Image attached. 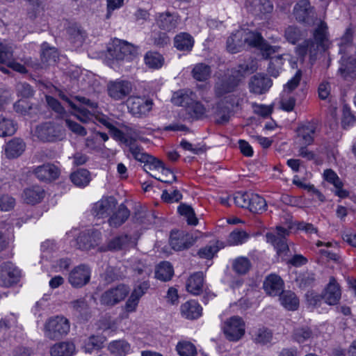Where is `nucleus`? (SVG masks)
<instances>
[{"instance_id":"nucleus-1","label":"nucleus","mask_w":356,"mask_h":356,"mask_svg":"<svg viewBox=\"0 0 356 356\" xmlns=\"http://www.w3.org/2000/svg\"><path fill=\"white\" fill-rule=\"evenodd\" d=\"M296 19L307 26L316 25L312 32V38L305 40L296 47V53L304 58L307 54L312 61L316 60V56L327 51L330 47V35L327 24L318 19L314 7L309 0L299 1L293 8Z\"/></svg>"},{"instance_id":"nucleus-2","label":"nucleus","mask_w":356,"mask_h":356,"mask_svg":"<svg viewBox=\"0 0 356 356\" xmlns=\"http://www.w3.org/2000/svg\"><path fill=\"white\" fill-rule=\"evenodd\" d=\"M132 156L136 160L145 163L143 169L150 175L151 174L156 175V172L161 169L162 170L163 175L164 173L169 174L172 176L173 181H177V177L173 175L169 168L165 167L161 161L144 152L141 147H139L138 149L133 152Z\"/></svg>"},{"instance_id":"nucleus-3","label":"nucleus","mask_w":356,"mask_h":356,"mask_svg":"<svg viewBox=\"0 0 356 356\" xmlns=\"http://www.w3.org/2000/svg\"><path fill=\"white\" fill-rule=\"evenodd\" d=\"M108 54L118 61L131 60L138 54V47L125 40L114 39L108 48Z\"/></svg>"},{"instance_id":"nucleus-4","label":"nucleus","mask_w":356,"mask_h":356,"mask_svg":"<svg viewBox=\"0 0 356 356\" xmlns=\"http://www.w3.org/2000/svg\"><path fill=\"white\" fill-rule=\"evenodd\" d=\"M70 322L63 316L50 318L44 325V337L50 340H58L70 331Z\"/></svg>"},{"instance_id":"nucleus-5","label":"nucleus","mask_w":356,"mask_h":356,"mask_svg":"<svg viewBox=\"0 0 356 356\" xmlns=\"http://www.w3.org/2000/svg\"><path fill=\"white\" fill-rule=\"evenodd\" d=\"M225 338L229 341H238L242 339L245 332V323L238 316L227 318L222 327Z\"/></svg>"},{"instance_id":"nucleus-6","label":"nucleus","mask_w":356,"mask_h":356,"mask_svg":"<svg viewBox=\"0 0 356 356\" xmlns=\"http://www.w3.org/2000/svg\"><path fill=\"white\" fill-rule=\"evenodd\" d=\"M34 135L43 142H54L64 136L62 127L51 122H47L36 127Z\"/></svg>"},{"instance_id":"nucleus-7","label":"nucleus","mask_w":356,"mask_h":356,"mask_svg":"<svg viewBox=\"0 0 356 356\" xmlns=\"http://www.w3.org/2000/svg\"><path fill=\"white\" fill-rule=\"evenodd\" d=\"M133 90L131 82L127 80L117 79L107 83L108 96L115 101H120L128 97Z\"/></svg>"},{"instance_id":"nucleus-8","label":"nucleus","mask_w":356,"mask_h":356,"mask_svg":"<svg viewBox=\"0 0 356 356\" xmlns=\"http://www.w3.org/2000/svg\"><path fill=\"white\" fill-rule=\"evenodd\" d=\"M129 291V288L124 284L111 288L102 293L99 299L100 303L104 306L113 307L122 301L128 295Z\"/></svg>"},{"instance_id":"nucleus-9","label":"nucleus","mask_w":356,"mask_h":356,"mask_svg":"<svg viewBox=\"0 0 356 356\" xmlns=\"http://www.w3.org/2000/svg\"><path fill=\"white\" fill-rule=\"evenodd\" d=\"M127 105L130 113L136 118L146 116L152 110L153 102L152 99L140 97H129Z\"/></svg>"},{"instance_id":"nucleus-10","label":"nucleus","mask_w":356,"mask_h":356,"mask_svg":"<svg viewBox=\"0 0 356 356\" xmlns=\"http://www.w3.org/2000/svg\"><path fill=\"white\" fill-rule=\"evenodd\" d=\"M20 270L10 261L3 262L0 265V286L10 287L19 281Z\"/></svg>"},{"instance_id":"nucleus-11","label":"nucleus","mask_w":356,"mask_h":356,"mask_svg":"<svg viewBox=\"0 0 356 356\" xmlns=\"http://www.w3.org/2000/svg\"><path fill=\"white\" fill-rule=\"evenodd\" d=\"M289 235L288 229L282 227H277L275 233H267L266 237L267 242L271 243L276 249L277 254L282 255L289 251L286 238Z\"/></svg>"},{"instance_id":"nucleus-12","label":"nucleus","mask_w":356,"mask_h":356,"mask_svg":"<svg viewBox=\"0 0 356 356\" xmlns=\"http://www.w3.org/2000/svg\"><path fill=\"white\" fill-rule=\"evenodd\" d=\"M90 268L86 264L74 267L69 273L68 282L74 288H81L86 285L90 279Z\"/></svg>"},{"instance_id":"nucleus-13","label":"nucleus","mask_w":356,"mask_h":356,"mask_svg":"<svg viewBox=\"0 0 356 356\" xmlns=\"http://www.w3.org/2000/svg\"><path fill=\"white\" fill-rule=\"evenodd\" d=\"M101 241V232L97 230L84 232L76 238L74 245L81 250H89L97 245Z\"/></svg>"},{"instance_id":"nucleus-14","label":"nucleus","mask_w":356,"mask_h":356,"mask_svg":"<svg viewBox=\"0 0 356 356\" xmlns=\"http://www.w3.org/2000/svg\"><path fill=\"white\" fill-rule=\"evenodd\" d=\"M117 204L114 197H104L94 204L92 209V213L99 218L107 217L113 212Z\"/></svg>"},{"instance_id":"nucleus-15","label":"nucleus","mask_w":356,"mask_h":356,"mask_svg":"<svg viewBox=\"0 0 356 356\" xmlns=\"http://www.w3.org/2000/svg\"><path fill=\"white\" fill-rule=\"evenodd\" d=\"M272 84V80L266 75L257 74L250 78L248 86L251 92L261 95L266 92Z\"/></svg>"},{"instance_id":"nucleus-16","label":"nucleus","mask_w":356,"mask_h":356,"mask_svg":"<svg viewBox=\"0 0 356 356\" xmlns=\"http://www.w3.org/2000/svg\"><path fill=\"white\" fill-rule=\"evenodd\" d=\"M317 122H307L297 129L298 138L301 145H310L314 140Z\"/></svg>"},{"instance_id":"nucleus-17","label":"nucleus","mask_w":356,"mask_h":356,"mask_svg":"<svg viewBox=\"0 0 356 356\" xmlns=\"http://www.w3.org/2000/svg\"><path fill=\"white\" fill-rule=\"evenodd\" d=\"M194 243V240L188 234L183 232L172 231L170 236V245L172 249L180 251L188 248Z\"/></svg>"},{"instance_id":"nucleus-18","label":"nucleus","mask_w":356,"mask_h":356,"mask_svg":"<svg viewBox=\"0 0 356 356\" xmlns=\"http://www.w3.org/2000/svg\"><path fill=\"white\" fill-rule=\"evenodd\" d=\"M257 70V63L254 60L244 62L231 70L229 76L238 86L239 83L248 74L254 73Z\"/></svg>"},{"instance_id":"nucleus-19","label":"nucleus","mask_w":356,"mask_h":356,"mask_svg":"<svg viewBox=\"0 0 356 356\" xmlns=\"http://www.w3.org/2000/svg\"><path fill=\"white\" fill-rule=\"evenodd\" d=\"M322 296L325 302L330 305H337L339 301L341 292L340 286L334 277H330Z\"/></svg>"},{"instance_id":"nucleus-20","label":"nucleus","mask_w":356,"mask_h":356,"mask_svg":"<svg viewBox=\"0 0 356 356\" xmlns=\"http://www.w3.org/2000/svg\"><path fill=\"white\" fill-rule=\"evenodd\" d=\"M338 73L345 79L354 78L356 76V56H343Z\"/></svg>"},{"instance_id":"nucleus-21","label":"nucleus","mask_w":356,"mask_h":356,"mask_svg":"<svg viewBox=\"0 0 356 356\" xmlns=\"http://www.w3.org/2000/svg\"><path fill=\"white\" fill-rule=\"evenodd\" d=\"M133 243L132 237L127 234H122L111 239L106 247H102V251H119L125 250Z\"/></svg>"},{"instance_id":"nucleus-22","label":"nucleus","mask_w":356,"mask_h":356,"mask_svg":"<svg viewBox=\"0 0 356 356\" xmlns=\"http://www.w3.org/2000/svg\"><path fill=\"white\" fill-rule=\"evenodd\" d=\"M33 173L39 180L44 181L55 180L59 175L58 168L50 163L37 167L34 169Z\"/></svg>"},{"instance_id":"nucleus-23","label":"nucleus","mask_w":356,"mask_h":356,"mask_svg":"<svg viewBox=\"0 0 356 356\" xmlns=\"http://www.w3.org/2000/svg\"><path fill=\"white\" fill-rule=\"evenodd\" d=\"M283 281L280 276L272 274L266 278L264 282V289L270 296H280L283 291Z\"/></svg>"},{"instance_id":"nucleus-24","label":"nucleus","mask_w":356,"mask_h":356,"mask_svg":"<svg viewBox=\"0 0 356 356\" xmlns=\"http://www.w3.org/2000/svg\"><path fill=\"white\" fill-rule=\"evenodd\" d=\"M74 315L83 321H87L90 317V307L85 298H79L69 303Z\"/></svg>"},{"instance_id":"nucleus-25","label":"nucleus","mask_w":356,"mask_h":356,"mask_svg":"<svg viewBox=\"0 0 356 356\" xmlns=\"http://www.w3.org/2000/svg\"><path fill=\"white\" fill-rule=\"evenodd\" d=\"M51 356H73L76 353V346L72 341L58 342L50 348Z\"/></svg>"},{"instance_id":"nucleus-26","label":"nucleus","mask_w":356,"mask_h":356,"mask_svg":"<svg viewBox=\"0 0 356 356\" xmlns=\"http://www.w3.org/2000/svg\"><path fill=\"white\" fill-rule=\"evenodd\" d=\"M26 144L19 138L10 140L5 147V154L8 159H15L19 156L25 150Z\"/></svg>"},{"instance_id":"nucleus-27","label":"nucleus","mask_w":356,"mask_h":356,"mask_svg":"<svg viewBox=\"0 0 356 356\" xmlns=\"http://www.w3.org/2000/svg\"><path fill=\"white\" fill-rule=\"evenodd\" d=\"M67 33L68 40L77 47L81 46L86 38V31L77 24H70L67 26Z\"/></svg>"},{"instance_id":"nucleus-28","label":"nucleus","mask_w":356,"mask_h":356,"mask_svg":"<svg viewBox=\"0 0 356 356\" xmlns=\"http://www.w3.org/2000/svg\"><path fill=\"white\" fill-rule=\"evenodd\" d=\"M108 222L111 227L118 228L124 224L130 216L129 210L123 204H121L117 210L113 213Z\"/></svg>"},{"instance_id":"nucleus-29","label":"nucleus","mask_w":356,"mask_h":356,"mask_svg":"<svg viewBox=\"0 0 356 356\" xmlns=\"http://www.w3.org/2000/svg\"><path fill=\"white\" fill-rule=\"evenodd\" d=\"M45 195L44 190L38 186L26 188L23 193L24 202L29 204H35L40 202Z\"/></svg>"},{"instance_id":"nucleus-30","label":"nucleus","mask_w":356,"mask_h":356,"mask_svg":"<svg viewBox=\"0 0 356 356\" xmlns=\"http://www.w3.org/2000/svg\"><path fill=\"white\" fill-rule=\"evenodd\" d=\"M181 314L183 317L193 320L202 315L201 306L194 300L187 301L181 305Z\"/></svg>"},{"instance_id":"nucleus-31","label":"nucleus","mask_w":356,"mask_h":356,"mask_svg":"<svg viewBox=\"0 0 356 356\" xmlns=\"http://www.w3.org/2000/svg\"><path fill=\"white\" fill-rule=\"evenodd\" d=\"M195 95L190 90H180L174 92L172 102L177 106H184L186 108L195 99Z\"/></svg>"},{"instance_id":"nucleus-32","label":"nucleus","mask_w":356,"mask_h":356,"mask_svg":"<svg viewBox=\"0 0 356 356\" xmlns=\"http://www.w3.org/2000/svg\"><path fill=\"white\" fill-rule=\"evenodd\" d=\"M155 218L154 214L152 211L147 210L145 207L140 204L134 207L133 220L138 223H152Z\"/></svg>"},{"instance_id":"nucleus-33","label":"nucleus","mask_w":356,"mask_h":356,"mask_svg":"<svg viewBox=\"0 0 356 356\" xmlns=\"http://www.w3.org/2000/svg\"><path fill=\"white\" fill-rule=\"evenodd\" d=\"M281 305L288 310L295 311L298 308L299 299L291 291H282L280 294Z\"/></svg>"},{"instance_id":"nucleus-34","label":"nucleus","mask_w":356,"mask_h":356,"mask_svg":"<svg viewBox=\"0 0 356 356\" xmlns=\"http://www.w3.org/2000/svg\"><path fill=\"white\" fill-rule=\"evenodd\" d=\"M203 274L197 272L193 274L187 280L186 290L193 295H199L202 291Z\"/></svg>"},{"instance_id":"nucleus-35","label":"nucleus","mask_w":356,"mask_h":356,"mask_svg":"<svg viewBox=\"0 0 356 356\" xmlns=\"http://www.w3.org/2000/svg\"><path fill=\"white\" fill-rule=\"evenodd\" d=\"M178 17L169 12L161 13L157 19L159 26L165 31H170L177 25Z\"/></svg>"},{"instance_id":"nucleus-36","label":"nucleus","mask_w":356,"mask_h":356,"mask_svg":"<svg viewBox=\"0 0 356 356\" xmlns=\"http://www.w3.org/2000/svg\"><path fill=\"white\" fill-rule=\"evenodd\" d=\"M236 82L234 81L229 76L225 77L215 85V93L218 97H222L227 93L232 92L237 88Z\"/></svg>"},{"instance_id":"nucleus-37","label":"nucleus","mask_w":356,"mask_h":356,"mask_svg":"<svg viewBox=\"0 0 356 356\" xmlns=\"http://www.w3.org/2000/svg\"><path fill=\"white\" fill-rule=\"evenodd\" d=\"M175 47L179 51H189L194 44L193 38L187 33H181L174 39Z\"/></svg>"},{"instance_id":"nucleus-38","label":"nucleus","mask_w":356,"mask_h":356,"mask_svg":"<svg viewBox=\"0 0 356 356\" xmlns=\"http://www.w3.org/2000/svg\"><path fill=\"white\" fill-rule=\"evenodd\" d=\"M72 182L76 186L85 187L90 181V173L84 168H80L70 175Z\"/></svg>"},{"instance_id":"nucleus-39","label":"nucleus","mask_w":356,"mask_h":356,"mask_svg":"<svg viewBox=\"0 0 356 356\" xmlns=\"http://www.w3.org/2000/svg\"><path fill=\"white\" fill-rule=\"evenodd\" d=\"M58 58V53L56 48L47 47V43L42 46L41 61L45 65H54Z\"/></svg>"},{"instance_id":"nucleus-40","label":"nucleus","mask_w":356,"mask_h":356,"mask_svg":"<svg viewBox=\"0 0 356 356\" xmlns=\"http://www.w3.org/2000/svg\"><path fill=\"white\" fill-rule=\"evenodd\" d=\"M314 337L312 329L306 325L295 327L292 332V339L298 343H304Z\"/></svg>"},{"instance_id":"nucleus-41","label":"nucleus","mask_w":356,"mask_h":356,"mask_svg":"<svg viewBox=\"0 0 356 356\" xmlns=\"http://www.w3.org/2000/svg\"><path fill=\"white\" fill-rule=\"evenodd\" d=\"M305 35V31L295 25L289 26L284 31L285 39L293 44L302 40Z\"/></svg>"},{"instance_id":"nucleus-42","label":"nucleus","mask_w":356,"mask_h":356,"mask_svg":"<svg viewBox=\"0 0 356 356\" xmlns=\"http://www.w3.org/2000/svg\"><path fill=\"white\" fill-rule=\"evenodd\" d=\"M243 35L242 31H237L227 38V49L230 53L235 54L240 51L244 44Z\"/></svg>"},{"instance_id":"nucleus-43","label":"nucleus","mask_w":356,"mask_h":356,"mask_svg":"<svg viewBox=\"0 0 356 356\" xmlns=\"http://www.w3.org/2000/svg\"><path fill=\"white\" fill-rule=\"evenodd\" d=\"M191 73L195 80L205 81L210 77L211 70L209 65L200 63L194 66Z\"/></svg>"},{"instance_id":"nucleus-44","label":"nucleus","mask_w":356,"mask_h":356,"mask_svg":"<svg viewBox=\"0 0 356 356\" xmlns=\"http://www.w3.org/2000/svg\"><path fill=\"white\" fill-rule=\"evenodd\" d=\"M231 108L220 102L217 104L215 112V120L217 124H223L229 122L230 118Z\"/></svg>"},{"instance_id":"nucleus-45","label":"nucleus","mask_w":356,"mask_h":356,"mask_svg":"<svg viewBox=\"0 0 356 356\" xmlns=\"http://www.w3.org/2000/svg\"><path fill=\"white\" fill-rule=\"evenodd\" d=\"M108 130L110 134L115 140L121 142L129 147V150L131 154L139 147L134 146V145L131 143L130 139L126 138L125 134L116 127L113 125Z\"/></svg>"},{"instance_id":"nucleus-46","label":"nucleus","mask_w":356,"mask_h":356,"mask_svg":"<svg viewBox=\"0 0 356 356\" xmlns=\"http://www.w3.org/2000/svg\"><path fill=\"white\" fill-rule=\"evenodd\" d=\"M173 273L172 265L168 261H163L158 266L155 276L157 279L166 282L172 278Z\"/></svg>"},{"instance_id":"nucleus-47","label":"nucleus","mask_w":356,"mask_h":356,"mask_svg":"<svg viewBox=\"0 0 356 356\" xmlns=\"http://www.w3.org/2000/svg\"><path fill=\"white\" fill-rule=\"evenodd\" d=\"M110 352L116 356H124L130 350V345L124 340L112 341L108 345Z\"/></svg>"},{"instance_id":"nucleus-48","label":"nucleus","mask_w":356,"mask_h":356,"mask_svg":"<svg viewBox=\"0 0 356 356\" xmlns=\"http://www.w3.org/2000/svg\"><path fill=\"white\" fill-rule=\"evenodd\" d=\"M266 200L257 194L250 193L248 209L253 213H261L266 210Z\"/></svg>"},{"instance_id":"nucleus-49","label":"nucleus","mask_w":356,"mask_h":356,"mask_svg":"<svg viewBox=\"0 0 356 356\" xmlns=\"http://www.w3.org/2000/svg\"><path fill=\"white\" fill-rule=\"evenodd\" d=\"M145 63L150 68L159 69L164 63V58L161 54L155 51H148L145 56Z\"/></svg>"},{"instance_id":"nucleus-50","label":"nucleus","mask_w":356,"mask_h":356,"mask_svg":"<svg viewBox=\"0 0 356 356\" xmlns=\"http://www.w3.org/2000/svg\"><path fill=\"white\" fill-rule=\"evenodd\" d=\"M178 212L186 218L188 225L195 226L198 224V219L195 216L193 209L186 204H181L178 207Z\"/></svg>"},{"instance_id":"nucleus-51","label":"nucleus","mask_w":356,"mask_h":356,"mask_svg":"<svg viewBox=\"0 0 356 356\" xmlns=\"http://www.w3.org/2000/svg\"><path fill=\"white\" fill-rule=\"evenodd\" d=\"M273 339L272 332L267 328H259L257 330L253 336V341L258 344L265 345L270 343Z\"/></svg>"},{"instance_id":"nucleus-52","label":"nucleus","mask_w":356,"mask_h":356,"mask_svg":"<svg viewBox=\"0 0 356 356\" xmlns=\"http://www.w3.org/2000/svg\"><path fill=\"white\" fill-rule=\"evenodd\" d=\"M316 277L315 275L311 272H304L300 273L296 279V284L300 289H306L307 287L312 286L315 282Z\"/></svg>"},{"instance_id":"nucleus-53","label":"nucleus","mask_w":356,"mask_h":356,"mask_svg":"<svg viewBox=\"0 0 356 356\" xmlns=\"http://www.w3.org/2000/svg\"><path fill=\"white\" fill-rule=\"evenodd\" d=\"M249 234L242 229H235L228 237V243L230 245H238L245 243L249 238Z\"/></svg>"},{"instance_id":"nucleus-54","label":"nucleus","mask_w":356,"mask_h":356,"mask_svg":"<svg viewBox=\"0 0 356 356\" xmlns=\"http://www.w3.org/2000/svg\"><path fill=\"white\" fill-rule=\"evenodd\" d=\"M353 34V31L351 28L346 29L345 33L341 38L339 49L341 54L343 53L346 54V53L350 52L351 49H353V47L351 45Z\"/></svg>"},{"instance_id":"nucleus-55","label":"nucleus","mask_w":356,"mask_h":356,"mask_svg":"<svg viewBox=\"0 0 356 356\" xmlns=\"http://www.w3.org/2000/svg\"><path fill=\"white\" fill-rule=\"evenodd\" d=\"M16 131L13 122L2 115H0V136H11Z\"/></svg>"},{"instance_id":"nucleus-56","label":"nucleus","mask_w":356,"mask_h":356,"mask_svg":"<svg viewBox=\"0 0 356 356\" xmlns=\"http://www.w3.org/2000/svg\"><path fill=\"white\" fill-rule=\"evenodd\" d=\"M282 65L283 58L282 55L272 56L268 67V74L273 77H277Z\"/></svg>"},{"instance_id":"nucleus-57","label":"nucleus","mask_w":356,"mask_h":356,"mask_svg":"<svg viewBox=\"0 0 356 356\" xmlns=\"http://www.w3.org/2000/svg\"><path fill=\"white\" fill-rule=\"evenodd\" d=\"M176 350L180 356H195L197 354L195 346L189 341L179 342Z\"/></svg>"},{"instance_id":"nucleus-58","label":"nucleus","mask_w":356,"mask_h":356,"mask_svg":"<svg viewBox=\"0 0 356 356\" xmlns=\"http://www.w3.org/2000/svg\"><path fill=\"white\" fill-rule=\"evenodd\" d=\"M250 260L243 257L236 259L232 264L234 270L240 275L245 274L250 268Z\"/></svg>"},{"instance_id":"nucleus-59","label":"nucleus","mask_w":356,"mask_h":356,"mask_svg":"<svg viewBox=\"0 0 356 356\" xmlns=\"http://www.w3.org/2000/svg\"><path fill=\"white\" fill-rule=\"evenodd\" d=\"M131 268L135 273L142 277L143 280L147 278L152 272L151 268L141 260H134Z\"/></svg>"},{"instance_id":"nucleus-60","label":"nucleus","mask_w":356,"mask_h":356,"mask_svg":"<svg viewBox=\"0 0 356 356\" xmlns=\"http://www.w3.org/2000/svg\"><path fill=\"white\" fill-rule=\"evenodd\" d=\"M104 338L101 336H90L85 342L84 349L86 353H91L93 350H98L102 347Z\"/></svg>"},{"instance_id":"nucleus-61","label":"nucleus","mask_w":356,"mask_h":356,"mask_svg":"<svg viewBox=\"0 0 356 356\" xmlns=\"http://www.w3.org/2000/svg\"><path fill=\"white\" fill-rule=\"evenodd\" d=\"M186 109L191 115V118L196 120L200 118L205 113L204 106L195 99L193 101V103Z\"/></svg>"},{"instance_id":"nucleus-62","label":"nucleus","mask_w":356,"mask_h":356,"mask_svg":"<svg viewBox=\"0 0 356 356\" xmlns=\"http://www.w3.org/2000/svg\"><path fill=\"white\" fill-rule=\"evenodd\" d=\"M264 40L259 33L250 32L243 39V42L250 47L261 48Z\"/></svg>"},{"instance_id":"nucleus-63","label":"nucleus","mask_w":356,"mask_h":356,"mask_svg":"<svg viewBox=\"0 0 356 356\" xmlns=\"http://www.w3.org/2000/svg\"><path fill=\"white\" fill-rule=\"evenodd\" d=\"M250 193L238 192L234 194L232 199L236 206L248 209V207H250Z\"/></svg>"},{"instance_id":"nucleus-64","label":"nucleus","mask_w":356,"mask_h":356,"mask_svg":"<svg viewBox=\"0 0 356 356\" xmlns=\"http://www.w3.org/2000/svg\"><path fill=\"white\" fill-rule=\"evenodd\" d=\"M76 111L74 115L76 118L83 123L88 122L94 115L90 111L83 106H76V108H72Z\"/></svg>"}]
</instances>
